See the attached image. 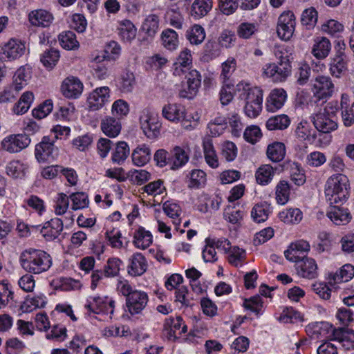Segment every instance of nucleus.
<instances>
[{
	"instance_id": "obj_1",
	"label": "nucleus",
	"mask_w": 354,
	"mask_h": 354,
	"mask_svg": "<svg viewBox=\"0 0 354 354\" xmlns=\"http://www.w3.org/2000/svg\"><path fill=\"white\" fill-rule=\"evenodd\" d=\"M349 180L346 176L338 174L333 175L326 181L325 196L330 207L327 211V217L331 221H344L352 218L347 208L333 205L346 201L348 196Z\"/></svg>"
},
{
	"instance_id": "obj_5",
	"label": "nucleus",
	"mask_w": 354,
	"mask_h": 354,
	"mask_svg": "<svg viewBox=\"0 0 354 354\" xmlns=\"http://www.w3.org/2000/svg\"><path fill=\"white\" fill-rule=\"evenodd\" d=\"M140 123L143 133L147 138L154 139L159 136L161 124L155 112L144 109L140 116Z\"/></svg>"
},
{
	"instance_id": "obj_27",
	"label": "nucleus",
	"mask_w": 354,
	"mask_h": 354,
	"mask_svg": "<svg viewBox=\"0 0 354 354\" xmlns=\"http://www.w3.org/2000/svg\"><path fill=\"white\" fill-rule=\"evenodd\" d=\"M298 268L299 274L303 277L313 279L317 275V265L312 258H303Z\"/></svg>"
},
{
	"instance_id": "obj_45",
	"label": "nucleus",
	"mask_w": 354,
	"mask_h": 354,
	"mask_svg": "<svg viewBox=\"0 0 354 354\" xmlns=\"http://www.w3.org/2000/svg\"><path fill=\"white\" fill-rule=\"evenodd\" d=\"M59 59V53L55 48H50L44 52L41 55V62L48 68H53Z\"/></svg>"
},
{
	"instance_id": "obj_47",
	"label": "nucleus",
	"mask_w": 354,
	"mask_h": 354,
	"mask_svg": "<svg viewBox=\"0 0 354 354\" xmlns=\"http://www.w3.org/2000/svg\"><path fill=\"white\" fill-rule=\"evenodd\" d=\"M186 77L189 92L191 95H194L201 84V75L196 70H191Z\"/></svg>"
},
{
	"instance_id": "obj_3",
	"label": "nucleus",
	"mask_w": 354,
	"mask_h": 354,
	"mask_svg": "<svg viewBox=\"0 0 354 354\" xmlns=\"http://www.w3.org/2000/svg\"><path fill=\"white\" fill-rule=\"evenodd\" d=\"M275 56L278 59L277 63L266 64L263 67V75L274 82H283L291 75L293 57L286 49L278 50Z\"/></svg>"
},
{
	"instance_id": "obj_39",
	"label": "nucleus",
	"mask_w": 354,
	"mask_h": 354,
	"mask_svg": "<svg viewBox=\"0 0 354 354\" xmlns=\"http://www.w3.org/2000/svg\"><path fill=\"white\" fill-rule=\"evenodd\" d=\"M346 70L345 56L342 53L337 55L330 63V71L332 75L339 77Z\"/></svg>"
},
{
	"instance_id": "obj_52",
	"label": "nucleus",
	"mask_w": 354,
	"mask_h": 354,
	"mask_svg": "<svg viewBox=\"0 0 354 354\" xmlns=\"http://www.w3.org/2000/svg\"><path fill=\"white\" fill-rule=\"evenodd\" d=\"M111 111L117 120L126 116L129 112V104L124 100L120 99L115 101L112 105Z\"/></svg>"
},
{
	"instance_id": "obj_15",
	"label": "nucleus",
	"mask_w": 354,
	"mask_h": 354,
	"mask_svg": "<svg viewBox=\"0 0 354 354\" xmlns=\"http://www.w3.org/2000/svg\"><path fill=\"white\" fill-rule=\"evenodd\" d=\"M334 91V84L329 77L318 76L313 84L314 95L318 100L330 97Z\"/></svg>"
},
{
	"instance_id": "obj_7",
	"label": "nucleus",
	"mask_w": 354,
	"mask_h": 354,
	"mask_svg": "<svg viewBox=\"0 0 354 354\" xmlns=\"http://www.w3.org/2000/svg\"><path fill=\"white\" fill-rule=\"evenodd\" d=\"M30 142V137L26 133L10 134L2 140L1 147L10 153H16L27 148Z\"/></svg>"
},
{
	"instance_id": "obj_42",
	"label": "nucleus",
	"mask_w": 354,
	"mask_h": 354,
	"mask_svg": "<svg viewBox=\"0 0 354 354\" xmlns=\"http://www.w3.org/2000/svg\"><path fill=\"white\" fill-rule=\"evenodd\" d=\"M162 45L167 49L173 50L178 44V35L174 30L167 29L161 35Z\"/></svg>"
},
{
	"instance_id": "obj_16",
	"label": "nucleus",
	"mask_w": 354,
	"mask_h": 354,
	"mask_svg": "<svg viewBox=\"0 0 354 354\" xmlns=\"http://www.w3.org/2000/svg\"><path fill=\"white\" fill-rule=\"evenodd\" d=\"M187 329V326L183 324L180 317L167 319L165 325L167 337L171 341L176 340L182 333H186Z\"/></svg>"
},
{
	"instance_id": "obj_51",
	"label": "nucleus",
	"mask_w": 354,
	"mask_h": 354,
	"mask_svg": "<svg viewBox=\"0 0 354 354\" xmlns=\"http://www.w3.org/2000/svg\"><path fill=\"white\" fill-rule=\"evenodd\" d=\"M317 21V12L314 8L311 7L304 10L301 18L302 25L310 29L315 26Z\"/></svg>"
},
{
	"instance_id": "obj_19",
	"label": "nucleus",
	"mask_w": 354,
	"mask_h": 354,
	"mask_svg": "<svg viewBox=\"0 0 354 354\" xmlns=\"http://www.w3.org/2000/svg\"><path fill=\"white\" fill-rule=\"evenodd\" d=\"M53 15L43 9L35 10L28 15L30 23L37 27H48L53 21Z\"/></svg>"
},
{
	"instance_id": "obj_13",
	"label": "nucleus",
	"mask_w": 354,
	"mask_h": 354,
	"mask_svg": "<svg viewBox=\"0 0 354 354\" xmlns=\"http://www.w3.org/2000/svg\"><path fill=\"white\" fill-rule=\"evenodd\" d=\"M85 308L93 313H106L113 314L114 309V301L107 297H94L92 301H88L85 305Z\"/></svg>"
},
{
	"instance_id": "obj_30",
	"label": "nucleus",
	"mask_w": 354,
	"mask_h": 354,
	"mask_svg": "<svg viewBox=\"0 0 354 354\" xmlns=\"http://www.w3.org/2000/svg\"><path fill=\"white\" fill-rule=\"evenodd\" d=\"M151 159V149L147 145L137 147L132 153V160L137 166H143Z\"/></svg>"
},
{
	"instance_id": "obj_8",
	"label": "nucleus",
	"mask_w": 354,
	"mask_h": 354,
	"mask_svg": "<svg viewBox=\"0 0 354 354\" xmlns=\"http://www.w3.org/2000/svg\"><path fill=\"white\" fill-rule=\"evenodd\" d=\"M315 127L320 132L328 133L337 128V117L334 111L329 112L327 107L313 117Z\"/></svg>"
},
{
	"instance_id": "obj_56",
	"label": "nucleus",
	"mask_w": 354,
	"mask_h": 354,
	"mask_svg": "<svg viewBox=\"0 0 354 354\" xmlns=\"http://www.w3.org/2000/svg\"><path fill=\"white\" fill-rule=\"evenodd\" d=\"M13 299V292L5 281L0 282V308L8 305Z\"/></svg>"
},
{
	"instance_id": "obj_31",
	"label": "nucleus",
	"mask_w": 354,
	"mask_h": 354,
	"mask_svg": "<svg viewBox=\"0 0 354 354\" xmlns=\"http://www.w3.org/2000/svg\"><path fill=\"white\" fill-rule=\"evenodd\" d=\"M331 49L330 41L326 37L318 39L313 46L312 53L319 59H323L328 56Z\"/></svg>"
},
{
	"instance_id": "obj_57",
	"label": "nucleus",
	"mask_w": 354,
	"mask_h": 354,
	"mask_svg": "<svg viewBox=\"0 0 354 354\" xmlns=\"http://www.w3.org/2000/svg\"><path fill=\"white\" fill-rule=\"evenodd\" d=\"M53 108V104L52 100H47L37 108L32 110V115L37 119L44 118L52 111Z\"/></svg>"
},
{
	"instance_id": "obj_35",
	"label": "nucleus",
	"mask_w": 354,
	"mask_h": 354,
	"mask_svg": "<svg viewBox=\"0 0 354 354\" xmlns=\"http://www.w3.org/2000/svg\"><path fill=\"white\" fill-rule=\"evenodd\" d=\"M290 120L286 115H279L271 117L266 122V127L268 130H283L290 124Z\"/></svg>"
},
{
	"instance_id": "obj_60",
	"label": "nucleus",
	"mask_w": 354,
	"mask_h": 354,
	"mask_svg": "<svg viewBox=\"0 0 354 354\" xmlns=\"http://www.w3.org/2000/svg\"><path fill=\"white\" fill-rule=\"evenodd\" d=\"M279 218L284 221H300L303 216L298 208H290L279 213Z\"/></svg>"
},
{
	"instance_id": "obj_11",
	"label": "nucleus",
	"mask_w": 354,
	"mask_h": 354,
	"mask_svg": "<svg viewBox=\"0 0 354 354\" xmlns=\"http://www.w3.org/2000/svg\"><path fill=\"white\" fill-rule=\"evenodd\" d=\"M148 301V295L145 292L136 290L126 299V306L131 315H136L145 309Z\"/></svg>"
},
{
	"instance_id": "obj_22",
	"label": "nucleus",
	"mask_w": 354,
	"mask_h": 354,
	"mask_svg": "<svg viewBox=\"0 0 354 354\" xmlns=\"http://www.w3.org/2000/svg\"><path fill=\"white\" fill-rule=\"evenodd\" d=\"M164 118L171 122H178L185 118V109L180 104H168L162 109Z\"/></svg>"
},
{
	"instance_id": "obj_23",
	"label": "nucleus",
	"mask_w": 354,
	"mask_h": 354,
	"mask_svg": "<svg viewBox=\"0 0 354 354\" xmlns=\"http://www.w3.org/2000/svg\"><path fill=\"white\" fill-rule=\"evenodd\" d=\"M100 128L108 137L115 138L121 131V124L115 118L108 116L102 120Z\"/></svg>"
},
{
	"instance_id": "obj_33",
	"label": "nucleus",
	"mask_w": 354,
	"mask_h": 354,
	"mask_svg": "<svg viewBox=\"0 0 354 354\" xmlns=\"http://www.w3.org/2000/svg\"><path fill=\"white\" fill-rule=\"evenodd\" d=\"M290 178L297 185H302L306 181V176L301 165L296 162H289L287 165Z\"/></svg>"
},
{
	"instance_id": "obj_37",
	"label": "nucleus",
	"mask_w": 354,
	"mask_h": 354,
	"mask_svg": "<svg viewBox=\"0 0 354 354\" xmlns=\"http://www.w3.org/2000/svg\"><path fill=\"white\" fill-rule=\"evenodd\" d=\"M206 174L201 169H194L189 173L188 187L189 188L199 189L206 184Z\"/></svg>"
},
{
	"instance_id": "obj_17",
	"label": "nucleus",
	"mask_w": 354,
	"mask_h": 354,
	"mask_svg": "<svg viewBox=\"0 0 354 354\" xmlns=\"http://www.w3.org/2000/svg\"><path fill=\"white\" fill-rule=\"evenodd\" d=\"M147 268L148 263L146 258L141 253L138 252L130 258L127 272L132 277H139L147 271Z\"/></svg>"
},
{
	"instance_id": "obj_32",
	"label": "nucleus",
	"mask_w": 354,
	"mask_h": 354,
	"mask_svg": "<svg viewBox=\"0 0 354 354\" xmlns=\"http://www.w3.org/2000/svg\"><path fill=\"white\" fill-rule=\"evenodd\" d=\"M159 27V19L156 15H150L142 23L141 30L148 37L153 38L157 33Z\"/></svg>"
},
{
	"instance_id": "obj_62",
	"label": "nucleus",
	"mask_w": 354,
	"mask_h": 354,
	"mask_svg": "<svg viewBox=\"0 0 354 354\" xmlns=\"http://www.w3.org/2000/svg\"><path fill=\"white\" fill-rule=\"evenodd\" d=\"M24 165L19 161H12L6 167V172L13 178H21L24 175Z\"/></svg>"
},
{
	"instance_id": "obj_43",
	"label": "nucleus",
	"mask_w": 354,
	"mask_h": 354,
	"mask_svg": "<svg viewBox=\"0 0 354 354\" xmlns=\"http://www.w3.org/2000/svg\"><path fill=\"white\" fill-rule=\"evenodd\" d=\"M354 276V266L351 264H346L342 267L339 273L333 275L330 279V283L333 281L334 283H340L342 281H348L351 280Z\"/></svg>"
},
{
	"instance_id": "obj_20",
	"label": "nucleus",
	"mask_w": 354,
	"mask_h": 354,
	"mask_svg": "<svg viewBox=\"0 0 354 354\" xmlns=\"http://www.w3.org/2000/svg\"><path fill=\"white\" fill-rule=\"evenodd\" d=\"M31 68L28 65L19 68L13 76L12 86L16 93L21 91L31 78Z\"/></svg>"
},
{
	"instance_id": "obj_26",
	"label": "nucleus",
	"mask_w": 354,
	"mask_h": 354,
	"mask_svg": "<svg viewBox=\"0 0 354 354\" xmlns=\"http://www.w3.org/2000/svg\"><path fill=\"white\" fill-rule=\"evenodd\" d=\"M133 245L139 249H146L152 243L151 233L142 227H139L133 234Z\"/></svg>"
},
{
	"instance_id": "obj_48",
	"label": "nucleus",
	"mask_w": 354,
	"mask_h": 354,
	"mask_svg": "<svg viewBox=\"0 0 354 354\" xmlns=\"http://www.w3.org/2000/svg\"><path fill=\"white\" fill-rule=\"evenodd\" d=\"M68 198L72 201V209L74 210L85 208L89 203L88 195L82 192L73 193Z\"/></svg>"
},
{
	"instance_id": "obj_10",
	"label": "nucleus",
	"mask_w": 354,
	"mask_h": 354,
	"mask_svg": "<svg viewBox=\"0 0 354 354\" xmlns=\"http://www.w3.org/2000/svg\"><path fill=\"white\" fill-rule=\"evenodd\" d=\"M295 17L292 11L283 12L278 19L277 32L283 40H289L295 31Z\"/></svg>"
},
{
	"instance_id": "obj_44",
	"label": "nucleus",
	"mask_w": 354,
	"mask_h": 354,
	"mask_svg": "<svg viewBox=\"0 0 354 354\" xmlns=\"http://www.w3.org/2000/svg\"><path fill=\"white\" fill-rule=\"evenodd\" d=\"M63 230L62 223H44L41 233L48 239H55Z\"/></svg>"
},
{
	"instance_id": "obj_40",
	"label": "nucleus",
	"mask_w": 354,
	"mask_h": 354,
	"mask_svg": "<svg viewBox=\"0 0 354 354\" xmlns=\"http://www.w3.org/2000/svg\"><path fill=\"white\" fill-rule=\"evenodd\" d=\"M226 254L229 263L235 267L241 266L246 256L245 251L237 246H231Z\"/></svg>"
},
{
	"instance_id": "obj_61",
	"label": "nucleus",
	"mask_w": 354,
	"mask_h": 354,
	"mask_svg": "<svg viewBox=\"0 0 354 354\" xmlns=\"http://www.w3.org/2000/svg\"><path fill=\"white\" fill-rule=\"evenodd\" d=\"M243 306L246 309H248L258 315L262 309L263 301L259 295H256L250 299H245Z\"/></svg>"
},
{
	"instance_id": "obj_54",
	"label": "nucleus",
	"mask_w": 354,
	"mask_h": 354,
	"mask_svg": "<svg viewBox=\"0 0 354 354\" xmlns=\"http://www.w3.org/2000/svg\"><path fill=\"white\" fill-rule=\"evenodd\" d=\"M135 84V77L133 73L125 72L120 78V89L123 93L131 92Z\"/></svg>"
},
{
	"instance_id": "obj_12",
	"label": "nucleus",
	"mask_w": 354,
	"mask_h": 354,
	"mask_svg": "<svg viewBox=\"0 0 354 354\" xmlns=\"http://www.w3.org/2000/svg\"><path fill=\"white\" fill-rule=\"evenodd\" d=\"M110 89L108 86L95 88L88 97L87 103L89 110L97 111L103 107L110 97Z\"/></svg>"
},
{
	"instance_id": "obj_29",
	"label": "nucleus",
	"mask_w": 354,
	"mask_h": 354,
	"mask_svg": "<svg viewBox=\"0 0 354 354\" xmlns=\"http://www.w3.org/2000/svg\"><path fill=\"white\" fill-rule=\"evenodd\" d=\"M137 30L133 23L129 20L120 22L118 34L121 39L125 41H131L136 35Z\"/></svg>"
},
{
	"instance_id": "obj_64",
	"label": "nucleus",
	"mask_w": 354,
	"mask_h": 354,
	"mask_svg": "<svg viewBox=\"0 0 354 354\" xmlns=\"http://www.w3.org/2000/svg\"><path fill=\"white\" fill-rule=\"evenodd\" d=\"M87 26V21L84 15L81 14H74L72 16L71 27L78 32L85 31Z\"/></svg>"
},
{
	"instance_id": "obj_49",
	"label": "nucleus",
	"mask_w": 354,
	"mask_h": 354,
	"mask_svg": "<svg viewBox=\"0 0 354 354\" xmlns=\"http://www.w3.org/2000/svg\"><path fill=\"white\" fill-rule=\"evenodd\" d=\"M59 40L61 46L67 50H72L78 46L76 35L72 31H67L60 34Z\"/></svg>"
},
{
	"instance_id": "obj_21",
	"label": "nucleus",
	"mask_w": 354,
	"mask_h": 354,
	"mask_svg": "<svg viewBox=\"0 0 354 354\" xmlns=\"http://www.w3.org/2000/svg\"><path fill=\"white\" fill-rule=\"evenodd\" d=\"M189 160L187 152L180 147L176 146L170 152L169 167L177 170L184 166Z\"/></svg>"
},
{
	"instance_id": "obj_50",
	"label": "nucleus",
	"mask_w": 354,
	"mask_h": 354,
	"mask_svg": "<svg viewBox=\"0 0 354 354\" xmlns=\"http://www.w3.org/2000/svg\"><path fill=\"white\" fill-rule=\"evenodd\" d=\"M120 52V45L117 42L111 41L105 46L102 57L104 60L114 61L119 57Z\"/></svg>"
},
{
	"instance_id": "obj_18",
	"label": "nucleus",
	"mask_w": 354,
	"mask_h": 354,
	"mask_svg": "<svg viewBox=\"0 0 354 354\" xmlns=\"http://www.w3.org/2000/svg\"><path fill=\"white\" fill-rule=\"evenodd\" d=\"M287 100V93L282 88H277L271 91L267 100V109L276 111L281 109Z\"/></svg>"
},
{
	"instance_id": "obj_24",
	"label": "nucleus",
	"mask_w": 354,
	"mask_h": 354,
	"mask_svg": "<svg viewBox=\"0 0 354 354\" xmlns=\"http://www.w3.org/2000/svg\"><path fill=\"white\" fill-rule=\"evenodd\" d=\"M236 68V61L233 57H229L225 62L221 64V73L220 78L223 84L228 88H231L233 86L230 77Z\"/></svg>"
},
{
	"instance_id": "obj_36",
	"label": "nucleus",
	"mask_w": 354,
	"mask_h": 354,
	"mask_svg": "<svg viewBox=\"0 0 354 354\" xmlns=\"http://www.w3.org/2000/svg\"><path fill=\"white\" fill-rule=\"evenodd\" d=\"M186 37L192 44L198 45L205 39V30L200 25H194L187 30Z\"/></svg>"
},
{
	"instance_id": "obj_41",
	"label": "nucleus",
	"mask_w": 354,
	"mask_h": 354,
	"mask_svg": "<svg viewBox=\"0 0 354 354\" xmlns=\"http://www.w3.org/2000/svg\"><path fill=\"white\" fill-rule=\"evenodd\" d=\"M290 187L286 180H281L276 187V199L278 203L284 205L290 198Z\"/></svg>"
},
{
	"instance_id": "obj_14",
	"label": "nucleus",
	"mask_w": 354,
	"mask_h": 354,
	"mask_svg": "<svg viewBox=\"0 0 354 354\" xmlns=\"http://www.w3.org/2000/svg\"><path fill=\"white\" fill-rule=\"evenodd\" d=\"M83 88V83L79 78L74 76H69L64 79L61 86L62 93L67 98H78Z\"/></svg>"
},
{
	"instance_id": "obj_2",
	"label": "nucleus",
	"mask_w": 354,
	"mask_h": 354,
	"mask_svg": "<svg viewBox=\"0 0 354 354\" xmlns=\"http://www.w3.org/2000/svg\"><path fill=\"white\" fill-rule=\"evenodd\" d=\"M236 91L240 93L239 97L245 102V115L250 118H257L262 111V90L249 82L241 81L236 84Z\"/></svg>"
},
{
	"instance_id": "obj_46",
	"label": "nucleus",
	"mask_w": 354,
	"mask_h": 354,
	"mask_svg": "<svg viewBox=\"0 0 354 354\" xmlns=\"http://www.w3.org/2000/svg\"><path fill=\"white\" fill-rule=\"evenodd\" d=\"M129 154V148L125 142H118L115 149L112 155L113 162L120 165L124 161Z\"/></svg>"
},
{
	"instance_id": "obj_9",
	"label": "nucleus",
	"mask_w": 354,
	"mask_h": 354,
	"mask_svg": "<svg viewBox=\"0 0 354 354\" xmlns=\"http://www.w3.org/2000/svg\"><path fill=\"white\" fill-rule=\"evenodd\" d=\"M25 50L24 43L11 39L0 46V60L11 61L18 59L24 54Z\"/></svg>"
},
{
	"instance_id": "obj_53",
	"label": "nucleus",
	"mask_w": 354,
	"mask_h": 354,
	"mask_svg": "<svg viewBox=\"0 0 354 354\" xmlns=\"http://www.w3.org/2000/svg\"><path fill=\"white\" fill-rule=\"evenodd\" d=\"M258 30L257 24L243 22L241 23L237 30V34L241 38L249 39Z\"/></svg>"
},
{
	"instance_id": "obj_63",
	"label": "nucleus",
	"mask_w": 354,
	"mask_h": 354,
	"mask_svg": "<svg viewBox=\"0 0 354 354\" xmlns=\"http://www.w3.org/2000/svg\"><path fill=\"white\" fill-rule=\"evenodd\" d=\"M93 142V137L89 134H85L75 138L73 140V145L81 151L88 149Z\"/></svg>"
},
{
	"instance_id": "obj_6",
	"label": "nucleus",
	"mask_w": 354,
	"mask_h": 354,
	"mask_svg": "<svg viewBox=\"0 0 354 354\" xmlns=\"http://www.w3.org/2000/svg\"><path fill=\"white\" fill-rule=\"evenodd\" d=\"M54 143V139L44 136L35 146V156L38 162L50 163L54 161L58 155V149Z\"/></svg>"
},
{
	"instance_id": "obj_34",
	"label": "nucleus",
	"mask_w": 354,
	"mask_h": 354,
	"mask_svg": "<svg viewBox=\"0 0 354 354\" xmlns=\"http://www.w3.org/2000/svg\"><path fill=\"white\" fill-rule=\"evenodd\" d=\"M212 7V0H195L192 6V15L196 18H201L206 15Z\"/></svg>"
},
{
	"instance_id": "obj_28",
	"label": "nucleus",
	"mask_w": 354,
	"mask_h": 354,
	"mask_svg": "<svg viewBox=\"0 0 354 354\" xmlns=\"http://www.w3.org/2000/svg\"><path fill=\"white\" fill-rule=\"evenodd\" d=\"M266 154L272 162H280L286 156V146L283 142H274L268 145Z\"/></svg>"
},
{
	"instance_id": "obj_59",
	"label": "nucleus",
	"mask_w": 354,
	"mask_h": 354,
	"mask_svg": "<svg viewBox=\"0 0 354 354\" xmlns=\"http://www.w3.org/2000/svg\"><path fill=\"white\" fill-rule=\"evenodd\" d=\"M121 263V261L118 258L109 259L104 266V275L108 277L118 275L120 272Z\"/></svg>"
},
{
	"instance_id": "obj_55",
	"label": "nucleus",
	"mask_w": 354,
	"mask_h": 354,
	"mask_svg": "<svg viewBox=\"0 0 354 354\" xmlns=\"http://www.w3.org/2000/svg\"><path fill=\"white\" fill-rule=\"evenodd\" d=\"M268 214L269 208L266 204H257L251 211V216L256 221H266Z\"/></svg>"
},
{
	"instance_id": "obj_25",
	"label": "nucleus",
	"mask_w": 354,
	"mask_h": 354,
	"mask_svg": "<svg viewBox=\"0 0 354 354\" xmlns=\"http://www.w3.org/2000/svg\"><path fill=\"white\" fill-rule=\"evenodd\" d=\"M203 148L207 164L212 168H217L218 167V159L212 140L209 138H205L203 140Z\"/></svg>"
},
{
	"instance_id": "obj_4",
	"label": "nucleus",
	"mask_w": 354,
	"mask_h": 354,
	"mask_svg": "<svg viewBox=\"0 0 354 354\" xmlns=\"http://www.w3.org/2000/svg\"><path fill=\"white\" fill-rule=\"evenodd\" d=\"M22 268L30 273L40 274L47 271L51 266V258L46 252L29 249L24 251L20 256Z\"/></svg>"
},
{
	"instance_id": "obj_58",
	"label": "nucleus",
	"mask_w": 354,
	"mask_h": 354,
	"mask_svg": "<svg viewBox=\"0 0 354 354\" xmlns=\"http://www.w3.org/2000/svg\"><path fill=\"white\" fill-rule=\"evenodd\" d=\"M163 182L161 180H155L149 183L147 185L141 188L143 192L147 193L148 195H153L154 196L162 194L165 190V187L162 185Z\"/></svg>"
},
{
	"instance_id": "obj_38",
	"label": "nucleus",
	"mask_w": 354,
	"mask_h": 354,
	"mask_svg": "<svg viewBox=\"0 0 354 354\" xmlns=\"http://www.w3.org/2000/svg\"><path fill=\"white\" fill-rule=\"evenodd\" d=\"M275 169L270 165H265L259 168L256 173V179L259 184L267 185L271 181Z\"/></svg>"
}]
</instances>
